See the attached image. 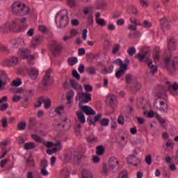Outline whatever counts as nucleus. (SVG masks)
<instances>
[{"label": "nucleus", "instance_id": "obj_1", "mask_svg": "<svg viewBox=\"0 0 178 178\" xmlns=\"http://www.w3.org/2000/svg\"><path fill=\"white\" fill-rule=\"evenodd\" d=\"M31 10V8L29 6H26V4L20 1H15L12 4V12L16 16H27V15L30 14Z\"/></svg>", "mask_w": 178, "mask_h": 178}, {"label": "nucleus", "instance_id": "obj_2", "mask_svg": "<svg viewBox=\"0 0 178 178\" xmlns=\"http://www.w3.org/2000/svg\"><path fill=\"white\" fill-rule=\"evenodd\" d=\"M67 13V10H62L56 14L55 23L60 29H63L69 24L70 19Z\"/></svg>", "mask_w": 178, "mask_h": 178}, {"label": "nucleus", "instance_id": "obj_3", "mask_svg": "<svg viewBox=\"0 0 178 178\" xmlns=\"http://www.w3.org/2000/svg\"><path fill=\"white\" fill-rule=\"evenodd\" d=\"M156 97H157V99H160L159 104V111L161 112L168 113V111H169L168 104H166V99L165 97H166V91L165 90H158V92H156Z\"/></svg>", "mask_w": 178, "mask_h": 178}, {"label": "nucleus", "instance_id": "obj_4", "mask_svg": "<svg viewBox=\"0 0 178 178\" xmlns=\"http://www.w3.org/2000/svg\"><path fill=\"white\" fill-rule=\"evenodd\" d=\"M51 70L46 71L42 78V83L39 85V88H45V87H49L51 84H54V78L51 77Z\"/></svg>", "mask_w": 178, "mask_h": 178}, {"label": "nucleus", "instance_id": "obj_5", "mask_svg": "<svg viewBox=\"0 0 178 178\" xmlns=\"http://www.w3.org/2000/svg\"><path fill=\"white\" fill-rule=\"evenodd\" d=\"M171 57L167 56L165 60V66L169 72H176L178 69V61L176 60H170Z\"/></svg>", "mask_w": 178, "mask_h": 178}, {"label": "nucleus", "instance_id": "obj_6", "mask_svg": "<svg viewBox=\"0 0 178 178\" xmlns=\"http://www.w3.org/2000/svg\"><path fill=\"white\" fill-rule=\"evenodd\" d=\"M106 104L111 108H116L118 106V99L116 96L112 93L108 94L106 98Z\"/></svg>", "mask_w": 178, "mask_h": 178}, {"label": "nucleus", "instance_id": "obj_7", "mask_svg": "<svg viewBox=\"0 0 178 178\" xmlns=\"http://www.w3.org/2000/svg\"><path fill=\"white\" fill-rule=\"evenodd\" d=\"M16 26H17V22L16 21H13L10 23L7 22L4 26L0 29V31H1V33H9V31L15 30Z\"/></svg>", "mask_w": 178, "mask_h": 178}, {"label": "nucleus", "instance_id": "obj_8", "mask_svg": "<svg viewBox=\"0 0 178 178\" xmlns=\"http://www.w3.org/2000/svg\"><path fill=\"white\" fill-rule=\"evenodd\" d=\"M17 63H19V58L16 56L10 57L3 62V66H7V67L16 66Z\"/></svg>", "mask_w": 178, "mask_h": 178}, {"label": "nucleus", "instance_id": "obj_9", "mask_svg": "<svg viewBox=\"0 0 178 178\" xmlns=\"http://www.w3.org/2000/svg\"><path fill=\"white\" fill-rule=\"evenodd\" d=\"M81 97H83L84 99H82L79 104H87L91 101V94L88 92H82L79 93L76 95V99H81Z\"/></svg>", "mask_w": 178, "mask_h": 178}, {"label": "nucleus", "instance_id": "obj_10", "mask_svg": "<svg viewBox=\"0 0 178 178\" xmlns=\"http://www.w3.org/2000/svg\"><path fill=\"white\" fill-rule=\"evenodd\" d=\"M51 52L54 56H58L62 54V44L58 42H54L51 46Z\"/></svg>", "mask_w": 178, "mask_h": 178}, {"label": "nucleus", "instance_id": "obj_11", "mask_svg": "<svg viewBox=\"0 0 178 178\" xmlns=\"http://www.w3.org/2000/svg\"><path fill=\"white\" fill-rule=\"evenodd\" d=\"M23 59H27L29 65H34L33 60L35 59L33 55H31L30 51L25 50L22 51Z\"/></svg>", "mask_w": 178, "mask_h": 178}, {"label": "nucleus", "instance_id": "obj_12", "mask_svg": "<svg viewBox=\"0 0 178 178\" xmlns=\"http://www.w3.org/2000/svg\"><path fill=\"white\" fill-rule=\"evenodd\" d=\"M168 48L169 51H176V49L177 48V44L176 42V39H175V38H168Z\"/></svg>", "mask_w": 178, "mask_h": 178}, {"label": "nucleus", "instance_id": "obj_13", "mask_svg": "<svg viewBox=\"0 0 178 178\" xmlns=\"http://www.w3.org/2000/svg\"><path fill=\"white\" fill-rule=\"evenodd\" d=\"M27 72L29 77H31L32 80H35V79L38 77V70L35 69V67L28 69Z\"/></svg>", "mask_w": 178, "mask_h": 178}, {"label": "nucleus", "instance_id": "obj_14", "mask_svg": "<svg viewBox=\"0 0 178 178\" xmlns=\"http://www.w3.org/2000/svg\"><path fill=\"white\" fill-rule=\"evenodd\" d=\"M42 41H44V36L42 35H38L33 38V40H32V47H33V48H37L38 45L41 44Z\"/></svg>", "mask_w": 178, "mask_h": 178}, {"label": "nucleus", "instance_id": "obj_15", "mask_svg": "<svg viewBox=\"0 0 178 178\" xmlns=\"http://www.w3.org/2000/svg\"><path fill=\"white\" fill-rule=\"evenodd\" d=\"M119 163V161H118V159L115 156H112L109 159L108 161V166L109 168L113 170L115 168L118 166Z\"/></svg>", "mask_w": 178, "mask_h": 178}, {"label": "nucleus", "instance_id": "obj_16", "mask_svg": "<svg viewBox=\"0 0 178 178\" xmlns=\"http://www.w3.org/2000/svg\"><path fill=\"white\" fill-rule=\"evenodd\" d=\"M81 110L83 111V112H84V113H86V115H95V111H94V109H92V108H91L90 106H83L81 108Z\"/></svg>", "mask_w": 178, "mask_h": 178}, {"label": "nucleus", "instance_id": "obj_17", "mask_svg": "<svg viewBox=\"0 0 178 178\" xmlns=\"http://www.w3.org/2000/svg\"><path fill=\"white\" fill-rule=\"evenodd\" d=\"M160 23L163 27V30H169L170 29V24H169V19L164 17L160 19Z\"/></svg>", "mask_w": 178, "mask_h": 178}, {"label": "nucleus", "instance_id": "obj_18", "mask_svg": "<svg viewBox=\"0 0 178 178\" xmlns=\"http://www.w3.org/2000/svg\"><path fill=\"white\" fill-rule=\"evenodd\" d=\"M153 58L154 59L155 63L159 62V59H161V49L159 47H156L154 54H153Z\"/></svg>", "mask_w": 178, "mask_h": 178}, {"label": "nucleus", "instance_id": "obj_19", "mask_svg": "<svg viewBox=\"0 0 178 178\" xmlns=\"http://www.w3.org/2000/svg\"><path fill=\"white\" fill-rule=\"evenodd\" d=\"M70 83L71 87H72L74 90H83V86L79 84V83H77L76 80L70 79Z\"/></svg>", "mask_w": 178, "mask_h": 178}, {"label": "nucleus", "instance_id": "obj_20", "mask_svg": "<svg viewBox=\"0 0 178 178\" xmlns=\"http://www.w3.org/2000/svg\"><path fill=\"white\" fill-rule=\"evenodd\" d=\"M76 115L78 116V120L80 122V123H82V124H84L86 123V116H84V114L81 111H77Z\"/></svg>", "mask_w": 178, "mask_h": 178}, {"label": "nucleus", "instance_id": "obj_21", "mask_svg": "<svg viewBox=\"0 0 178 178\" xmlns=\"http://www.w3.org/2000/svg\"><path fill=\"white\" fill-rule=\"evenodd\" d=\"M10 144V140H6L4 141H2L0 143V149H2V151H8L6 149V147Z\"/></svg>", "mask_w": 178, "mask_h": 178}, {"label": "nucleus", "instance_id": "obj_22", "mask_svg": "<svg viewBox=\"0 0 178 178\" xmlns=\"http://www.w3.org/2000/svg\"><path fill=\"white\" fill-rule=\"evenodd\" d=\"M149 67L150 68V72L152 74H155L158 72V66L152 65V60L147 63Z\"/></svg>", "mask_w": 178, "mask_h": 178}, {"label": "nucleus", "instance_id": "obj_23", "mask_svg": "<svg viewBox=\"0 0 178 178\" xmlns=\"http://www.w3.org/2000/svg\"><path fill=\"white\" fill-rule=\"evenodd\" d=\"M126 72H127V70L124 67H120V69L115 72V77L117 79H120Z\"/></svg>", "mask_w": 178, "mask_h": 178}, {"label": "nucleus", "instance_id": "obj_24", "mask_svg": "<svg viewBox=\"0 0 178 178\" xmlns=\"http://www.w3.org/2000/svg\"><path fill=\"white\" fill-rule=\"evenodd\" d=\"M26 166H29V168H34L35 166V163L34 162L33 156H29L26 160Z\"/></svg>", "mask_w": 178, "mask_h": 178}, {"label": "nucleus", "instance_id": "obj_25", "mask_svg": "<svg viewBox=\"0 0 178 178\" xmlns=\"http://www.w3.org/2000/svg\"><path fill=\"white\" fill-rule=\"evenodd\" d=\"M73 97H74V92H73V90H70L67 92L66 99L67 101V104H72V99L73 98Z\"/></svg>", "mask_w": 178, "mask_h": 178}, {"label": "nucleus", "instance_id": "obj_26", "mask_svg": "<svg viewBox=\"0 0 178 178\" xmlns=\"http://www.w3.org/2000/svg\"><path fill=\"white\" fill-rule=\"evenodd\" d=\"M127 161L129 165H133L134 161L138 162V159H137L135 154H131L127 158Z\"/></svg>", "mask_w": 178, "mask_h": 178}, {"label": "nucleus", "instance_id": "obj_27", "mask_svg": "<svg viewBox=\"0 0 178 178\" xmlns=\"http://www.w3.org/2000/svg\"><path fill=\"white\" fill-rule=\"evenodd\" d=\"M24 148L26 151H28L29 149H34V148H35V143L33 142L26 143L24 144Z\"/></svg>", "mask_w": 178, "mask_h": 178}, {"label": "nucleus", "instance_id": "obj_28", "mask_svg": "<svg viewBox=\"0 0 178 178\" xmlns=\"http://www.w3.org/2000/svg\"><path fill=\"white\" fill-rule=\"evenodd\" d=\"M82 177L83 178H94L92 177V173L88 170H83L82 171Z\"/></svg>", "mask_w": 178, "mask_h": 178}, {"label": "nucleus", "instance_id": "obj_29", "mask_svg": "<svg viewBox=\"0 0 178 178\" xmlns=\"http://www.w3.org/2000/svg\"><path fill=\"white\" fill-rule=\"evenodd\" d=\"M96 154L97 155H104L105 154V148L102 145L97 146L96 149Z\"/></svg>", "mask_w": 178, "mask_h": 178}, {"label": "nucleus", "instance_id": "obj_30", "mask_svg": "<svg viewBox=\"0 0 178 178\" xmlns=\"http://www.w3.org/2000/svg\"><path fill=\"white\" fill-rule=\"evenodd\" d=\"M31 138L36 143H40L41 144H42L44 143V139H42L40 136H38L37 134H32Z\"/></svg>", "mask_w": 178, "mask_h": 178}, {"label": "nucleus", "instance_id": "obj_31", "mask_svg": "<svg viewBox=\"0 0 178 178\" xmlns=\"http://www.w3.org/2000/svg\"><path fill=\"white\" fill-rule=\"evenodd\" d=\"M147 54H148V51H145L143 54H138L135 56V58H136V59H139L140 62H143V60H144L147 57Z\"/></svg>", "mask_w": 178, "mask_h": 178}, {"label": "nucleus", "instance_id": "obj_32", "mask_svg": "<svg viewBox=\"0 0 178 178\" xmlns=\"http://www.w3.org/2000/svg\"><path fill=\"white\" fill-rule=\"evenodd\" d=\"M109 122H111V120L108 118H102L100 120V126L106 127V126H109Z\"/></svg>", "mask_w": 178, "mask_h": 178}, {"label": "nucleus", "instance_id": "obj_33", "mask_svg": "<svg viewBox=\"0 0 178 178\" xmlns=\"http://www.w3.org/2000/svg\"><path fill=\"white\" fill-rule=\"evenodd\" d=\"M37 124H38V121L35 118L31 117L29 118V126H31V127H34V126H37Z\"/></svg>", "mask_w": 178, "mask_h": 178}, {"label": "nucleus", "instance_id": "obj_34", "mask_svg": "<svg viewBox=\"0 0 178 178\" xmlns=\"http://www.w3.org/2000/svg\"><path fill=\"white\" fill-rule=\"evenodd\" d=\"M44 102H45L44 97H39L38 102L35 103V108H40Z\"/></svg>", "mask_w": 178, "mask_h": 178}, {"label": "nucleus", "instance_id": "obj_35", "mask_svg": "<svg viewBox=\"0 0 178 178\" xmlns=\"http://www.w3.org/2000/svg\"><path fill=\"white\" fill-rule=\"evenodd\" d=\"M67 62L70 66H74V65H76L79 62V59L76 57H71L68 58Z\"/></svg>", "mask_w": 178, "mask_h": 178}, {"label": "nucleus", "instance_id": "obj_36", "mask_svg": "<svg viewBox=\"0 0 178 178\" xmlns=\"http://www.w3.org/2000/svg\"><path fill=\"white\" fill-rule=\"evenodd\" d=\"M23 42H24V40L22 38H17L16 42H13V48L19 47V45H22Z\"/></svg>", "mask_w": 178, "mask_h": 178}, {"label": "nucleus", "instance_id": "obj_37", "mask_svg": "<svg viewBox=\"0 0 178 178\" xmlns=\"http://www.w3.org/2000/svg\"><path fill=\"white\" fill-rule=\"evenodd\" d=\"M96 23L98 24V26H101V27H105V26H106V21H105L104 19H96Z\"/></svg>", "mask_w": 178, "mask_h": 178}, {"label": "nucleus", "instance_id": "obj_38", "mask_svg": "<svg viewBox=\"0 0 178 178\" xmlns=\"http://www.w3.org/2000/svg\"><path fill=\"white\" fill-rule=\"evenodd\" d=\"M86 72L88 74H97V70H95V67L91 66L86 69Z\"/></svg>", "mask_w": 178, "mask_h": 178}, {"label": "nucleus", "instance_id": "obj_39", "mask_svg": "<svg viewBox=\"0 0 178 178\" xmlns=\"http://www.w3.org/2000/svg\"><path fill=\"white\" fill-rule=\"evenodd\" d=\"M12 87H19V86H22V79H17L12 81L11 83Z\"/></svg>", "mask_w": 178, "mask_h": 178}, {"label": "nucleus", "instance_id": "obj_40", "mask_svg": "<svg viewBox=\"0 0 178 178\" xmlns=\"http://www.w3.org/2000/svg\"><path fill=\"white\" fill-rule=\"evenodd\" d=\"M48 167V161L43 159L40 161V169H46Z\"/></svg>", "mask_w": 178, "mask_h": 178}, {"label": "nucleus", "instance_id": "obj_41", "mask_svg": "<svg viewBox=\"0 0 178 178\" xmlns=\"http://www.w3.org/2000/svg\"><path fill=\"white\" fill-rule=\"evenodd\" d=\"M27 178H42V177H41V174H40V172H37L34 177L32 172H28Z\"/></svg>", "mask_w": 178, "mask_h": 178}, {"label": "nucleus", "instance_id": "obj_42", "mask_svg": "<svg viewBox=\"0 0 178 178\" xmlns=\"http://www.w3.org/2000/svg\"><path fill=\"white\" fill-rule=\"evenodd\" d=\"M64 111H65V106H59L55 109L56 113H58V115H62V113Z\"/></svg>", "mask_w": 178, "mask_h": 178}, {"label": "nucleus", "instance_id": "obj_43", "mask_svg": "<svg viewBox=\"0 0 178 178\" xmlns=\"http://www.w3.org/2000/svg\"><path fill=\"white\" fill-rule=\"evenodd\" d=\"M61 175L63 177L67 178L70 176V171L67 168H64L61 172Z\"/></svg>", "mask_w": 178, "mask_h": 178}, {"label": "nucleus", "instance_id": "obj_44", "mask_svg": "<svg viewBox=\"0 0 178 178\" xmlns=\"http://www.w3.org/2000/svg\"><path fill=\"white\" fill-rule=\"evenodd\" d=\"M129 65H130V60L129 58H125V60H124V63H122V67L128 70Z\"/></svg>", "mask_w": 178, "mask_h": 178}, {"label": "nucleus", "instance_id": "obj_45", "mask_svg": "<svg viewBox=\"0 0 178 178\" xmlns=\"http://www.w3.org/2000/svg\"><path fill=\"white\" fill-rule=\"evenodd\" d=\"M120 50V44H116L115 46L113 47V55H116Z\"/></svg>", "mask_w": 178, "mask_h": 178}, {"label": "nucleus", "instance_id": "obj_46", "mask_svg": "<svg viewBox=\"0 0 178 178\" xmlns=\"http://www.w3.org/2000/svg\"><path fill=\"white\" fill-rule=\"evenodd\" d=\"M26 124L25 122H19L17 124L18 130H19V131L25 130L26 129Z\"/></svg>", "mask_w": 178, "mask_h": 178}, {"label": "nucleus", "instance_id": "obj_47", "mask_svg": "<svg viewBox=\"0 0 178 178\" xmlns=\"http://www.w3.org/2000/svg\"><path fill=\"white\" fill-rule=\"evenodd\" d=\"M127 52H128V54L129 55V56H133V55H134V54H136V48H134V47H129Z\"/></svg>", "mask_w": 178, "mask_h": 178}, {"label": "nucleus", "instance_id": "obj_48", "mask_svg": "<svg viewBox=\"0 0 178 178\" xmlns=\"http://www.w3.org/2000/svg\"><path fill=\"white\" fill-rule=\"evenodd\" d=\"M7 85L8 82L2 80V78L0 77V90H3Z\"/></svg>", "mask_w": 178, "mask_h": 178}, {"label": "nucleus", "instance_id": "obj_49", "mask_svg": "<svg viewBox=\"0 0 178 178\" xmlns=\"http://www.w3.org/2000/svg\"><path fill=\"white\" fill-rule=\"evenodd\" d=\"M127 173H128L127 170H122L121 172H120L118 175V178H127L128 177Z\"/></svg>", "mask_w": 178, "mask_h": 178}, {"label": "nucleus", "instance_id": "obj_50", "mask_svg": "<svg viewBox=\"0 0 178 178\" xmlns=\"http://www.w3.org/2000/svg\"><path fill=\"white\" fill-rule=\"evenodd\" d=\"M109 173V170H108V167L106 163L103 164V170H102V175H104L105 176H108V174Z\"/></svg>", "mask_w": 178, "mask_h": 178}, {"label": "nucleus", "instance_id": "obj_51", "mask_svg": "<svg viewBox=\"0 0 178 178\" xmlns=\"http://www.w3.org/2000/svg\"><path fill=\"white\" fill-rule=\"evenodd\" d=\"M98 141V138L95 136H89L88 138V142L92 143H97Z\"/></svg>", "mask_w": 178, "mask_h": 178}, {"label": "nucleus", "instance_id": "obj_52", "mask_svg": "<svg viewBox=\"0 0 178 178\" xmlns=\"http://www.w3.org/2000/svg\"><path fill=\"white\" fill-rule=\"evenodd\" d=\"M113 63L114 65H117L118 66H120V67H122V60L120 58H118L113 61Z\"/></svg>", "mask_w": 178, "mask_h": 178}, {"label": "nucleus", "instance_id": "obj_53", "mask_svg": "<svg viewBox=\"0 0 178 178\" xmlns=\"http://www.w3.org/2000/svg\"><path fill=\"white\" fill-rule=\"evenodd\" d=\"M142 26H143V27H146L147 29H149V27H152V24L149 21L145 20L142 24Z\"/></svg>", "mask_w": 178, "mask_h": 178}, {"label": "nucleus", "instance_id": "obj_54", "mask_svg": "<svg viewBox=\"0 0 178 178\" xmlns=\"http://www.w3.org/2000/svg\"><path fill=\"white\" fill-rule=\"evenodd\" d=\"M44 108L45 109H49L51 108V99H48L47 100L44 99Z\"/></svg>", "mask_w": 178, "mask_h": 178}, {"label": "nucleus", "instance_id": "obj_55", "mask_svg": "<svg viewBox=\"0 0 178 178\" xmlns=\"http://www.w3.org/2000/svg\"><path fill=\"white\" fill-rule=\"evenodd\" d=\"M72 76L73 77H74V79H76V80H80V74H79V72H77V70H74L72 71Z\"/></svg>", "mask_w": 178, "mask_h": 178}, {"label": "nucleus", "instance_id": "obj_56", "mask_svg": "<svg viewBox=\"0 0 178 178\" xmlns=\"http://www.w3.org/2000/svg\"><path fill=\"white\" fill-rule=\"evenodd\" d=\"M13 94H21L22 95H24V94H27V92H26V90H15L13 91Z\"/></svg>", "mask_w": 178, "mask_h": 178}, {"label": "nucleus", "instance_id": "obj_57", "mask_svg": "<svg viewBox=\"0 0 178 178\" xmlns=\"http://www.w3.org/2000/svg\"><path fill=\"white\" fill-rule=\"evenodd\" d=\"M118 123H119V124H124V116H123V115H119Z\"/></svg>", "mask_w": 178, "mask_h": 178}, {"label": "nucleus", "instance_id": "obj_58", "mask_svg": "<svg viewBox=\"0 0 178 178\" xmlns=\"http://www.w3.org/2000/svg\"><path fill=\"white\" fill-rule=\"evenodd\" d=\"M88 122L90 126H92V124L95 126V118H93L92 117H89L88 118Z\"/></svg>", "mask_w": 178, "mask_h": 178}, {"label": "nucleus", "instance_id": "obj_59", "mask_svg": "<svg viewBox=\"0 0 178 178\" xmlns=\"http://www.w3.org/2000/svg\"><path fill=\"white\" fill-rule=\"evenodd\" d=\"M8 108H9V104H8V103H5L0 105V111H1L2 112H3L4 111H6Z\"/></svg>", "mask_w": 178, "mask_h": 178}, {"label": "nucleus", "instance_id": "obj_60", "mask_svg": "<svg viewBox=\"0 0 178 178\" xmlns=\"http://www.w3.org/2000/svg\"><path fill=\"white\" fill-rule=\"evenodd\" d=\"M145 162L147 163V165H151L152 163V157L150 154L147 155L145 158Z\"/></svg>", "mask_w": 178, "mask_h": 178}, {"label": "nucleus", "instance_id": "obj_61", "mask_svg": "<svg viewBox=\"0 0 178 178\" xmlns=\"http://www.w3.org/2000/svg\"><path fill=\"white\" fill-rule=\"evenodd\" d=\"M2 127L3 129H6L8 127V119L6 118H3L1 120Z\"/></svg>", "mask_w": 178, "mask_h": 178}, {"label": "nucleus", "instance_id": "obj_62", "mask_svg": "<svg viewBox=\"0 0 178 178\" xmlns=\"http://www.w3.org/2000/svg\"><path fill=\"white\" fill-rule=\"evenodd\" d=\"M20 99H22V96L20 95H15L13 97V102H19Z\"/></svg>", "mask_w": 178, "mask_h": 178}, {"label": "nucleus", "instance_id": "obj_63", "mask_svg": "<svg viewBox=\"0 0 178 178\" xmlns=\"http://www.w3.org/2000/svg\"><path fill=\"white\" fill-rule=\"evenodd\" d=\"M42 144H44V145L46 146L47 148H51V147H54V143L52 142H45V140H44Z\"/></svg>", "mask_w": 178, "mask_h": 178}, {"label": "nucleus", "instance_id": "obj_64", "mask_svg": "<svg viewBox=\"0 0 178 178\" xmlns=\"http://www.w3.org/2000/svg\"><path fill=\"white\" fill-rule=\"evenodd\" d=\"M106 3L104 1H100L97 2V9H101V8H104L105 6Z\"/></svg>", "mask_w": 178, "mask_h": 178}]
</instances>
